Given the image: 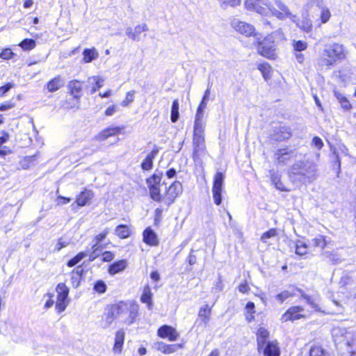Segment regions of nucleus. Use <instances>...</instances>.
Segmentation results:
<instances>
[{
	"instance_id": "f257e3e1",
	"label": "nucleus",
	"mask_w": 356,
	"mask_h": 356,
	"mask_svg": "<svg viewBox=\"0 0 356 356\" xmlns=\"http://www.w3.org/2000/svg\"><path fill=\"white\" fill-rule=\"evenodd\" d=\"M245 8L263 16H274L279 20L296 22L298 18L280 0H245Z\"/></svg>"
},
{
	"instance_id": "f03ea898",
	"label": "nucleus",
	"mask_w": 356,
	"mask_h": 356,
	"mask_svg": "<svg viewBox=\"0 0 356 356\" xmlns=\"http://www.w3.org/2000/svg\"><path fill=\"white\" fill-rule=\"evenodd\" d=\"M289 173L291 180L297 184L312 183L316 179L317 165L312 161H298L291 166Z\"/></svg>"
},
{
	"instance_id": "7ed1b4c3",
	"label": "nucleus",
	"mask_w": 356,
	"mask_h": 356,
	"mask_svg": "<svg viewBox=\"0 0 356 356\" xmlns=\"http://www.w3.org/2000/svg\"><path fill=\"white\" fill-rule=\"evenodd\" d=\"M343 46L339 43L326 44L318 54L317 58L318 65L321 68L330 69L338 60L345 58Z\"/></svg>"
},
{
	"instance_id": "20e7f679",
	"label": "nucleus",
	"mask_w": 356,
	"mask_h": 356,
	"mask_svg": "<svg viewBox=\"0 0 356 356\" xmlns=\"http://www.w3.org/2000/svg\"><path fill=\"white\" fill-rule=\"evenodd\" d=\"M335 343L340 346L341 351L356 346L355 332L350 328L335 327L333 329Z\"/></svg>"
},
{
	"instance_id": "39448f33",
	"label": "nucleus",
	"mask_w": 356,
	"mask_h": 356,
	"mask_svg": "<svg viewBox=\"0 0 356 356\" xmlns=\"http://www.w3.org/2000/svg\"><path fill=\"white\" fill-rule=\"evenodd\" d=\"M273 39V35H269L264 38L263 42H259L260 40H259L258 42L259 46L258 48V51L263 56L269 59L275 60L277 58V54L275 52Z\"/></svg>"
},
{
	"instance_id": "423d86ee",
	"label": "nucleus",
	"mask_w": 356,
	"mask_h": 356,
	"mask_svg": "<svg viewBox=\"0 0 356 356\" xmlns=\"http://www.w3.org/2000/svg\"><path fill=\"white\" fill-rule=\"evenodd\" d=\"M56 291L57 292L56 309L58 313H61L65 310L68 305L67 297L70 290L65 283H59L56 288Z\"/></svg>"
},
{
	"instance_id": "0eeeda50",
	"label": "nucleus",
	"mask_w": 356,
	"mask_h": 356,
	"mask_svg": "<svg viewBox=\"0 0 356 356\" xmlns=\"http://www.w3.org/2000/svg\"><path fill=\"white\" fill-rule=\"evenodd\" d=\"M182 193V185L178 181H174L165 191L163 194V202L169 207L176 198Z\"/></svg>"
},
{
	"instance_id": "6e6552de",
	"label": "nucleus",
	"mask_w": 356,
	"mask_h": 356,
	"mask_svg": "<svg viewBox=\"0 0 356 356\" xmlns=\"http://www.w3.org/2000/svg\"><path fill=\"white\" fill-rule=\"evenodd\" d=\"M224 175L222 172H218L213 177L212 186V194L214 203L220 205L222 202V191L224 183Z\"/></svg>"
},
{
	"instance_id": "1a4fd4ad",
	"label": "nucleus",
	"mask_w": 356,
	"mask_h": 356,
	"mask_svg": "<svg viewBox=\"0 0 356 356\" xmlns=\"http://www.w3.org/2000/svg\"><path fill=\"white\" fill-rule=\"evenodd\" d=\"M307 9L318 8L321 13V22H327L331 16L329 9L325 6L323 0H310L307 4Z\"/></svg>"
},
{
	"instance_id": "9d476101",
	"label": "nucleus",
	"mask_w": 356,
	"mask_h": 356,
	"mask_svg": "<svg viewBox=\"0 0 356 356\" xmlns=\"http://www.w3.org/2000/svg\"><path fill=\"white\" fill-rule=\"evenodd\" d=\"M292 156H295V152L289 147L278 149L274 154L275 161L283 165L286 164Z\"/></svg>"
},
{
	"instance_id": "9b49d317",
	"label": "nucleus",
	"mask_w": 356,
	"mask_h": 356,
	"mask_svg": "<svg viewBox=\"0 0 356 356\" xmlns=\"http://www.w3.org/2000/svg\"><path fill=\"white\" fill-rule=\"evenodd\" d=\"M233 28L241 35L246 37L254 35L257 40L261 39L259 34L255 33L254 27L250 24H234Z\"/></svg>"
},
{
	"instance_id": "f8f14e48",
	"label": "nucleus",
	"mask_w": 356,
	"mask_h": 356,
	"mask_svg": "<svg viewBox=\"0 0 356 356\" xmlns=\"http://www.w3.org/2000/svg\"><path fill=\"white\" fill-rule=\"evenodd\" d=\"M291 136V132L288 127L280 126L275 128L271 134V138L276 141H283L289 139Z\"/></svg>"
},
{
	"instance_id": "ddd939ff",
	"label": "nucleus",
	"mask_w": 356,
	"mask_h": 356,
	"mask_svg": "<svg viewBox=\"0 0 356 356\" xmlns=\"http://www.w3.org/2000/svg\"><path fill=\"white\" fill-rule=\"evenodd\" d=\"M127 314L124 319V323L127 325L132 324L138 314L139 306L134 302L127 303Z\"/></svg>"
},
{
	"instance_id": "4468645a",
	"label": "nucleus",
	"mask_w": 356,
	"mask_h": 356,
	"mask_svg": "<svg viewBox=\"0 0 356 356\" xmlns=\"http://www.w3.org/2000/svg\"><path fill=\"white\" fill-rule=\"evenodd\" d=\"M158 335L161 338H168L170 341L177 339L179 334L176 330L170 325H163L158 330Z\"/></svg>"
},
{
	"instance_id": "2eb2a0df",
	"label": "nucleus",
	"mask_w": 356,
	"mask_h": 356,
	"mask_svg": "<svg viewBox=\"0 0 356 356\" xmlns=\"http://www.w3.org/2000/svg\"><path fill=\"white\" fill-rule=\"evenodd\" d=\"M303 311V308L299 306H295L289 308L282 316V321H294L300 318L303 316L300 313Z\"/></svg>"
},
{
	"instance_id": "dca6fc26",
	"label": "nucleus",
	"mask_w": 356,
	"mask_h": 356,
	"mask_svg": "<svg viewBox=\"0 0 356 356\" xmlns=\"http://www.w3.org/2000/svg\"><path fill=\"white\" fill-rule=\"evenodd\" d=\"M306 33L309 34V37L317 39L321 35L322 31L320 24L316 25L314 27L312 24H301L299 26Z\"/></svg>"
},
{
	"instance_id": "f3484780",
	"label": "nucleus",
	"mask_w": 356,
	"mask_h": 356,
	"mask_svg": "<svg viewBox=\"0 0 356 356\" xmlns=\"http://www.w3.org/2000/svg\"><path fill=\"white\" fill-rule=\"evenodd\" d=\"M264 356H280V349L277 341H268L261 348Z\"/></svg>"
},
{
	"instance_id": "a211bd4d",
	"label": "nucleus",
	"mask_w": 356,
	"mask_h": 356,
	"mask_svg": "<svg viewBox=\"0 0 356 356\" xmlns=\"http://www.w3.org/2000/svg\"><path fill=\"white\" fill-rule=\"evenodd\" d=\"M127 303L125 302H120L110 307L112 309V314L115 315L118 318H122L124 321L127 314Z\"/></svg>"
},
{
	"instance_id": "6ab92c4d",
	"label": "nucleus",
	"mask_w": 356,
	"mask_h": 356,
	"mask_svg": "<svg viewBox=\"0 0 356 356\" xmlns=\"http://www.w3.org/2000/svg\"><path fill=\"white\" fill-rule=\"evenodd\" d=\"M93 197L94 193L90 190L85 188L76 195L75 202L79 207H84Z\"/></svg>"
},
{
	"instance_id": "aec40b11",
	"label": "nucleus",
	"mask_w": 356,
	"mask_h": 356,
	"mask_svg": "<svg viewBox=\"0 0 356 356\" xmlns=\"http://www.w3.org/2000/svg\"><path fill=\"white\" fill-rule=\"evenodd\" d=\"M67 88L74 99H79L81 97L82 83L76 79L69 81Z\"/></svg>"
},
{
	"instance_id": "412c9836",
	"label": "nucleus",
	"mask_w": 356,
	"mask_h": 356,
	"mask_svg": "<svg viewBox=\"0 0 356 356\" xmlns=\"http://www.w3.org/2000/svg\"><path fill=\"white\" fill-rule=\"evenodd\" d=\"M122 128L120 127H108L104 129L95 136V140L102 141L107 139L108 137L115 136L122 131Z\"/></svg>"
},
{
	"instance_id": "4be33fe9",
	"label": "nucleus",
	"mask_w": 356,
	"mask_h": 356,
	"mask_svg": "<svg viewBox=\"0 0 356 356\" xmlns=\"http://www.w3.org/2000/svg\"><path fill=\"white\" fill-rule=\"evenodd\" d=\"M125 332L124 330L120 329L115 333V343L113 350L115 353H120L124 344Z\"/></svg>"
},
{
	"instance_id": "5701e85b",
	"label": "nucleus",
	"mask_w": 356,
	"mask_h": 356,
	"mask_svg": "<svg viewBox=\"0 0 356 356\" xmlns=\"http://www.w3.org/2000/svg\"><path fill=\"white\" fill-rule=\"evenodd\" d=\"M269 337V332L264 327H260L257 332V341L259 351L267 343L266 339Z\"/></svg>"
},
{
	"instance_id": "b1692460",
	"label": "nucleus",
	"mask_w": 356,
	"mask_h": 356,
	"mask_svg": "<svg viewBox=\"0 0 356 356\" xmlns=\"http://www.w3.org/2000/svg\"><path fill=\"white\" fill-rule=\"evenodd\" d=\"M154 348L158 351H161L165 354H169L177 351L179 346L177 344L168 345L162 341H159L154 344Z\"/></svg>"
},
{
	"instance_id": "393cba45",
	"label": "nucleus",
	"mask_w": 356,
	"mask_h": 356,
	"mask_svg": "<svg viewBox=\"0 0 356 356\" xmlns=\"http://www.w3.org/2000/svg\"><path fill=\"white\" fill-rule=\"evenodd\" d=\"M143 241L149 245H157L159 240L156 233L149 227L143 232Z\"/></svg>"
},
{
	"instance_id": "a878e982",
	"label": "nucleus",
	"mask_w": 356,
	"mask_h": 356,
	"mask_svg": "<svg viewBox=\"0 0 356 356\" xmlns=\"http://www.w3.org/2000/svg\"><path fill=\"white\" fill-rule=\"evenodd\" d=\"M146 31L145 24H140L132 27H128L126 30V34L133 40H137L138 35L143 31Z\"/></svg>"
},
{
	"instance_id": "bb28decb",
	"label": "nucleus",
	"mask_w": 356,
	"mask_h": 356,
	"mask_svg": "<svg viewBox=\"0 0 356 356\" xmlns=\"http://www.w3.org/2000/svg\"><path fill=\"white\" fill-rule=\"evenodd\" d=\"M64 84V80L60 77V76H57L48 82L47 89L49 92H54L63 87Z\"/></svg>"
},
{
	"instance_id": "cd10ccee",
	"label": "nucleus",
	"mask_w": 356,
	"mask_h": 356,
	"mask_svg": "<svg viewBox=\"0 0 356 356\" xmlns=\"http://www.w3.org/2000/svg\"><path fill=\"white\" fill-rule=\"evenodd\" d=\"M127 266L126 260L122 259L113 263L108 268V273L111 275H115L124 270Z\"/></svg>"
},
{
	"instance_id": "c85d7f7f",
	"label": "nucleus",
	"mask_w": 356,
	"mask_h": 356,
	"mask_svg": "<svg viewBox=\"0 0 356 356\" xmlns=\"http://www.w3.org/2000/svg\"><path fill=\"white\" fill-rule=\"evenodd\" d=\"M158 153L157 149L152 150L147 154L145 159L141 163V168L143 170H149L153 166V160Z\"/></svg>"
},
{
	"instance_id": "c756f323",
	"label": "nucleus",
	"mask_w": 356,
	"mask_h": 356,
	"mask_svg": "<svg viewBox=\"0 0 356 356\" xmlns=\"http://www.w3.org/2000/svg\"><path fill=\"white\" fill-rule=\"evenodd\" d=\"M152 293L151 292V289L149 286H145L143 289V293L141 296L140 300L142 302L147 305V307L149 309H151L152 307Z\"/></svg>"
},
{
	"instance_id": "7c9ffc66",
	"label": "nucleus",
	"mask_w": 356,
	"mask_h": 356,
	"mask_svg": "<svg viewBox=\"0 0 356 356\" xmlns=\"http://www.w3.org/2000/svg\"><path fill=\"white\" fill-rule=\"evenodd\" d=\"M150 197L156 202H163V195L161 194L159 186L148 185Z\"/></svg>"
},
{
	"instance_id": "2f4dec72",
	"label": "nucleus",
	"mask_w": 356,
	"mask_h": 356,
	"mask_svg": "<svg viewBox=\"0 0 356 356\" xmlns=\"http://www.w3.org/2000/svg\"><path fill=\"white\" fill-rule=\"evenodd\" d=\"M193 159L195 162L200 163L202 160V157L204 156L206 154V147L205 145H193Z\"/></svg>"
},
{
	"instance_id": "473e14b6",
	"label": "nucleus",
	"mask_w": 356,
	"mask_h": 356,
	"mask_svg": "<svg viewBox=\"0 0 356 356\" xmlns=\"http://www.w3.org/2000/svg\"><path fill=\"white\" fill-rule=\"evenodd\" d=\"M84 63H90L98 58L99 54L95 48L86 49L83 52Z\"/></svg>"
},
{
	"instance_id": "72a5a7b5",
	"label": "nucleus",
	"mask_w": 356,
	"mask_h": 356,
	"mask_svg": "<svg viewBox=\"0 0 356 356\" xmlns=\"http://www.w3.org/2000/svg\"><path fill=\"white\" fill-rule=\"evenodd\" d=\"M269 173L270 175L271 181L275 185L276 188H277L278 190H280L281 191H289L287 188H286L284 187V184L280 181V176L277 173H275V172L274 170H270Z\"/></svg>"
},
{
	"instance_id": "f704fd0d",
	"label": "nucleus",
	"mask_w": 356,
	"mask_h": 356,
	"mask_svg": "<svg viewBox=\"0 0 356 356\" xmlns=\"http://www.w3.org/2000/svg\"><path fill=\"white\" fill-rule=\"evenodd\" d=\"M118 318L115 315L112 314V309L109 307L108 310L104 314L103 318V327H108L115 319Z\"/></svg>"
},
{
	"instance_id": "c9c22d12",
	"label": "nucleus",
	"mask_w": 356,
	"mask_h": 356,
	"mask_svg": "<svg viewBox=\"0 0 356 356\" xmlns=\"http://www.w3.org/2000/svg\"><path fill=\"white\" fill-rule=\"evenodd\" d=\"M296 254L300 256H303L307 254L309 250L308 245L302 241H298L296 243Z\"/></svg>"
},
{
	"instance_id": "e433bc0d",
	"label": "nucleus",
	"mask_w": 356,
	"mask_h": 356,
	"mask_svg": "<svg viewBox=\"0 0 356 356\" xmlns=\"http://www.w3.org/2000/svg\"><path fill=\"white\" fill-rule=\"evenodd\" d=\"M115 234L121 238H126L130 235V229L128 226L120 225L115 228Z\"/></svg>"
},
{
	"instance_id": "4c0bfd02",
	"label": "nucleus",
	"mask_w": 356,
	"mask_h": 356,
	"mask_svg": "<svg viewBox=\"0 0 356 356\" xmlns=\"http://www.w3.org/2000/svg\"><path fill=\"white\" fill-rule=\"evenodd\" d=\"M211 309L207 305L200 309L198 316L202 318V321L204 323H207L210 319Z\"/></svg>"
},
{
	"instance_id": "58836bf2",
	"label": "nucleus",
	"mask_w": 356,
	"mask_h": 356,
	"mask_svg": "<svg viewBox=\"0 0 356 356\" xmlns=\"http://www.w3.org/2000/svg\"><path fill=\"white\" fill-rule=\"evenodd\" d=\"M36 44L35 41L33 39H24L19 44V46L24 51H30L35 48Z\"/></svg>"
},
{
	"instance_id": "ea45409f",
	"label": "nucleus",
	"mask_w": 356,
	"mask_h": 356,
	"mask_svg": "<svg viewBox=\"0 0 356 356\" xmlns=\"http://www.w3.org/2000/svg\"><path fill=\"white\" fill-rule=\"evenodd\" d=\"M222 9L226 10L229 7H236L241 4V0H221L218 1Z\"/></svg>"
},
{
	"instance_id": "a19ab883",
	"label": "nucleus",
	"mask_w": 356,
	"mask_h": 356,
	"mask_svg": "<svg viewBox=\"0 0 356 356\" xmlns=\"http://www.w3.org/2000/svg\"><path fill=\"white\" fill-rule=\"evenodd\" d=\"M258 69L261 71L264 78L267 80L270 77L271 67L267 63H263L259 65Z\"/></svg>"
},
{
	"instance_id": "79ce46f5",
	"label": "nucleus",
	"mask_w": 356,
	"mask_h": 356,
	"mask_svg": "<svg viewBox=\"0 0 356 356\" xmlns=\"http://www.w3.org/2000/svg\"><path fill=\"white\" fill-rule=\"evenodd\" d=\"M179 102L177 99H175L172 102L171 108V121L176 122L179 118Z\"/></svg>"
},
{
	"instance_id": "37998d69",
	"label": "nucleus",
	"mask_w": 356,
	"mask_h": 356,
	"mask_svg": "<svg viewBox=\"0 0 356 356\" xmlns=\"http://www.w3.org/2000/svg\"><path fill=\"white\" fill-rule=\"evenodd\" d=\"M87 256V253L85 252H81L78 254H76L74 257L71 259L67 262V266L69 267H72L79 263L83 259H84Z\"/></svg>"
},
{
	"instance_id": "c03bdc74",
	"label": "nucleus",
	"mask_w": 356,
	"mask_h": 356,
	"mask_svg": "<svg viewBox=\"0 0 356 356\" xmlns=\"http://www.w3.org/2000/svg\"><path fill=\"white\" fill-rule=\"evenodd\" d=\"M90 81H92L95 82V86L92 87L90 90V94L95 93L98 89L101 88L103 86L104 80L97 76H92L89 78Z\"/></svg>"
},
{
	"instance_id": "a18cd8bd",
	"label": "nucleus",
	"mask_w": 356,
	"mask_h": 356,
	"mask_svg": "<svg viewBox=\"0 0 356 356\" xmlns=\"http://www.w3.org/2000/svg\"><path fill=\"white\" fill-rule=\"evenodd\" d=\"M103 247L100 244H94L92 247V252L89 254V260L94 261L102 250Z\"/></svg>"
},
{
	"instance_id": "49530a36",
	"label": "nucleus",
	"mask_w": 356,
	"mask_h": 356,
	"mask_svg": "<svg viewBox=\"0 0 356 356\" xmlns=\"http://www.w3.org/2000/svg\"><path fill=\"white\" fill-rule=\"evenodd\" d=\"M204 124L194 123L193 137H204Z\"/></svg>"
},
{
	"instance_id": "de8ad7c7",
	"label": "nucleus",
	"mask_w": 356,
	"mask_h": 356,
	"mask_svg": "<svg viewBox=\"0 0 356 356\" xmlns=\"http://www.w3.org/2000/svg\"><path fill=\"white\" fill-rule=\"evenodd\" d=\"M163 174L161 173H155L152 177L147 179V185H154L159 186L161 181Z\"/></svg>"
},
{
	"instance_id": "09e8293b",
	"label": "nucleus",
	"mask_w": 356,
	"mask_h": 356,
	"mask_svg": "<svg viewBox=\"0 0 356 356\" xmlns=\"http://www.w3.org/2000/svg\"><path fill=\"white\" fill-rule=\"evenodd\" d=\"M311 244L314 247H319L321 249H323L326 245V242L325 238L323 236H319L317 238H312L311 241Z\"/></svg>"
},
{
	"instance_id": "8fccbe9b",
	"label": "nucleus",
	"mask_w": 356,
	"mask_h": 356,
	"mask_svg": "<svg viewBox=\"0 0 356 356\" xmlns=\"http://www.w3.org/2000/svg\"><path fill=\"white\" fill-rule=\"evenodd\" d=\"M297 291L300 293L301 296L307 300V302L315 310L318 309V305L316 303L315 300L312 299L309 296L306 295L302 290L297 289Z\"/></svg>"
},
{
	"instance_id": "3c124183",
	"label": "nucleus",
	"mask_w": 356,
	"mask_h": 356,
	"mask_svg": "<svg viewBox=\"0 0 356 356\" xmlns=\"http://www.w3.org/2000/svg\"><path fill=\"white\" fill-rule=\"evenodd\" d=\"M135 91L131 90L126 94L124 99L122 102L121 105L124 107L127 106L130 103L134 102Z\"/></svg>"
},
{
	"instance_id": "603ef678",
	"label": "nucleus",
	"mask_w": 356,
	"mask_h": 356,
	"mask_svg": "<svg viewBox=\"0 0 356 356\" xmlns=\"http://www.w3.org/2000/svg\"><path fill=\"white\" fill-rule=\"evenodd\" d=\"M309 356H325V351L321 346H313L310 349Z\"/></svg>"
},
{
	"instance_id": "864d4df0",
	"label": "nucleus",
	"mask_w": 356,
	"mask_h": 356,
	"mask_svg": "<svg viewBox=\"0 0 356 356\" xmlns=\"http://www.w3.org/2000/svg\"><path fill=\"white\" fill-rule=\"evenodd\" d=\"M277 234V231L275 229H270L268 231L264 232L262 236H261V240L264 243H266L268 239H269L271 237L275 236Z\"/></svg>"
},
{
	"instance_id": "5fc2aeb1",
	"label": "nucleus",
	"mask_w": 356,
	"mask_h": 356,
	"mask_svg": "<svg viewBox=\"0 0 356 356\" xmlns=\"http://www.w3.org/2000/svg\"><path fill=\"white\" fill-rule=\"evenodd\" d=\"M293 48L296 51H302L307 49V44L302 40L294 41L293 44Z\"/></svg>"
},
{
	"instance_id": "6e6d98bb",
	"label": "nucleus",
	"mask_w": 356,
	"mask_h": 356,
	"mask_svg": "<svg viewBox=\"0 0 356 356\" xmlns=\"http://www.w3.org/2000/svg\"><path fill=\"white\" fill-rule=\"evenodd\" d=\"M293 292L289 291H284L282 293L277 295L276 298L280 302H283L286 299L293 296Z\"/></svg>"
},
{
	"instance_id": "4d7b16f0",
	"label": "nucleus",
	"mask_w": 356,
	"mask_h": 356,
	"mask_svg": "<svg viewBox=\"0 0 356 356\" xmlns=\"http://www.w3.org/2000/svg\"><path fill=\"white\" fill-rule=\"evenodd\" d=\"M94 289L98 293H103L106 290V285L103 281L99 280L95 283Z\"/></svg>"
},
{
	"instance_id": "13d9d810",
	"label": "nucleus",
	"mask_w": 356,
	"mask_h": 356,
	"mask_svg": "<svg viewBox=\"0 0 356 356\" xmlns=\"http://www.w3.org/2000/svg\"><path fill=\"white\" fill-rule=\"evenodd\" d=\"M13 55L14 54L10 49H5L1 51L0 57L2 59L8 60L11 58L13 56Z\"/></svg>"
},
{
	"instance_id": "bf43d9fd",
	"label": "nucleus",
	"mask_w": 356,
	"mask_h": 356,
	"mask_svg": "<svg viewBox=\"0 0 356 356\" xmlns=\"http://www.w3.org/2000/svg\"><path fill=\"white\" fill-rule=\"evenodd\" d=\"M108 229H106L103 232L100 233L99 234L97 235L95 237V244H99L102 241L104 240L107 234H108Z\"/></svg>"
},
{
	"instance_id": "052dcab7",
	"label": "nucleus",
	"mask_w": 356,
	"mask_h": 356,
	"mask_svg": "<svg viewBox=\"0 0 356 356\" xmlns=\"http://www.w3.org/2000/svg\"><path fill=\"white\" fill-rule=\"evenodd\" d=\"M341 356H356V345L341 352Z\"/></svg>"
},
{
	"instance_id": "680f3d73",
	"label": "nucleus",
	"mask_w": 356,
	"mask_h": 356,
	"mask_svg": "<svg viewBox=\"0 0 356 356\" xmlns=\"http://www.w3.org/2000/svg\"><path fill=\"white\" fill-rule=\"evenodd\" d=\"M312 145L318 149H321L323 146V142L319 137L315 136L312 139Z\"/></svg>"
},
{
	"instance_id": "e2e57ef3",
	"label": "nucleus",
	"mask_w": 356,
	"mask_h": 356,
	"mask_svg": "<svg viewBox=\"0 0 356 356\" xmlns=\"http://www.w3.org/2000/svg\"><path fill=\"white\" fill-rule=\"evenodd\" d=\"M342 108L345 111H350L352 108V105L349 102L347 97H345L341 102H339Z\"/></svg>"
},
{
	"instance_id": "0e129e2a",
	"label": "nucleus",
	"mask_w": 356,
	"mask_h": 356,
	"mask_svg": "<svg viewBox=\"0 0 356 356\" xmlns=\"http://www.w3.org/2000/svg\"><path fill=\"white\" fill-rule=\"evenodd\" d=\"M193 145H205L204 136V137H193Z\"/></svg>"
},
{
	"instance_id": "69168bd1",
	"label": "nucleus",
	"mask_w": 356,
	"mask_h": 356,
	"mask_svg": "<svg viewBox=\"0 0 356 356\" xmlns=\"http://www.w3.org/2000/svg\"><path fill=\"white\" fill-rule=\"evenodd\" d=\"M13 86H14L13 84L8 83L0 87V95L3 96L8 91H9L12 88H13Z\"/></svg>"
},
{
	"instance_id": "338daca9",
	"label": "nucleus",
	"mask_w": 356,
	"mask_h": 356,
	"mask_svg": "<svg viewBox=\"0 0 356 356\" xmlns=\"http://www.w3.org/2000/svg\"><path fill=\"white\" fill-rule=\"evenodd\" d=\"M71 201L70 197H65L61 195L58 196L56 202L58 205H63L69 203Z\"/></svg>"
},
{
	"instance_id": "774afa93",
	"label": "nucleus",
	"mask_w": 356,
	"mask_h": 356,
	"mask_svg": "<svg viewBox=\"0 0 356 356\" xmlns=\"http://www.w3.org/2000/svg\"><path fill=\"white\" fill-rule=\"evenodd\" d=\"M118 111V107L115 105H112L106 108L105 111V115L106 116H112Z\"/></svg>"
}]
</instances>
